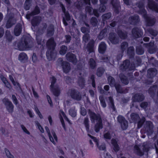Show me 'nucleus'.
I'll use <instances>...</instances> for the list:
<instances>
[{
  "label": "nucleus",
  "mask_w": 158,
  "mask_h": 158,
  "mask_svg": "<svg viewBox=\"0 0 158 158\" xmlns=\"http://www.w3.org/2000/svg\"><path fill=\"white\" fill-rule=\"evenodd\" d=\"M46 46L47 48L46 52V56L49 61L55 59L56 54L55 52L56 43L54 38L51 37L49 39L46 43Z\"/></svg>",
  "instance_id": "obj_1"
},
{
  "label": "nucleus",
  "mask_w": 158,
  "mask_h": 158,
  "mask_svg": "<svg viewBox=\"0 0 158 158\" xmlns=\"http://www.w3.org/2000/svg\"><path fill=\"white\" fill-rule=\"evenodd\" d=\"M88 113L89 114L91 121L92 123L96 120L97 122L94 126V130L96 132H98L103 128V123L101 116L97 115L95 112L89 109Z\"/></svg>",
  "instance_id": "obj_2"
},
{
  "label": "nucleus",
  "mask_w": 158,
  "mask_h": 158,
  "mask_svg": "<svg viewBox=\"0 0 158 158\" xmlns=\"http://www.w3.org/2000/svg\"><path fill=\"white\" fill-rule=\"evenodd\" d=\"M31 42L32 40L30 37L26 35L23 36L17 44L18 49L20 51L28 50L31 48Z\"/></svg>",
  "instance_id": "obj_3"
},
{
  "label": "nucleus",
  "mask_w": 158,
  "mask_h": 158,
  "mask_svg": "<svg viewBox=\"0 0 158 158\" xmlns=\"http://www.w3.org/2000/svg\"><path fill=\"white\" fill-rule=\"evenodd\" d=\"M51 80V84L50 86V91L53 95L56 97H58L60 94V89L58 85L55 86V84L56 81V79L54 76L50 77Z\"/></svg>",
  "instance_id": "obj_4"
},
{
  "label": "nucleus",
  "mask_w": 158,
  "mask_h": 158,
  "mask_svg": "<svg viewBox=\"0 0 158 158\" xmlns=\"http://www.w3.org/2000/svg\"><path fill=\"white\" fill-rule=\"evenodd\" d=\"M120 69L123 71L127 70L131 71L134 70L135 67V63L132 62L131 63L128 59H126L123 61V64L119 66Z\"/></svg>",
  "instance_id": "obj_5"
},
{
  "label": "nucleus",
  "mask_w": 158,
  "mask_h": 158,
  "mask_svg": "<svg viewBox=\"0 0 158 158\" xmlns=\"http://www.w3.org/2000/svg\"><path fill=\"white\" fill-rule=\"evenodd\" d=\"M142 151L138 145H135L134 147V150L136 154L140 156L144 155V152H148L150 149L149 145L147 143H144L142 145Z\"/></svg>",
  "instance_id": "obj_6"
},
{
  "label": "nucleus",
  "mask_w": 158,
  "mask_h": 158,
  "mask_svg": "<svg viewBox=\"0 0 158 158\" xmlns=\"http://www.w3.org/2000/svg\"><path fill=\"white\" fill-rule=\"evenodd\" d=\"M144 14L142 15L143 17L145 20L146 25L147 26H152L156 23V20L155 18L149 16L147 15L146 10L142 11Z\"/></svg>",
  "instance_id": "obj_7"
},
{
  "label": "nucleus",
  "mask_w": 158,
  "mask_h": 158,
  "mask_svg": "<svg viewBox=\"0 0 158 158\" xmlns=\"http://www.w3.org/2000/svg\"><path fill=\"white\" fill-rule=\"evenodd\" d=\"M132 35L134 39L142 38L143 35V29L140 27H134L131 31Z\"/></svg>",
  "instance_id": "obj_8"
},
{
  "label": "nucleus",
  "mask_w": 158,
  "mask_h": 158,
  "mask_svg": "<svg viewBox=\"0 0 158 158\" xmlns=\"http://www.w3.org/2000/svg\"><path fill=\"white\" fill-rule=\"evenodd\" d=\"M60 6L64 16L63 19V23L64 26H67L68 25L67 21H69L71 20V16L68 11L66 10L64 6L62 3H60Z\"/></svg>",
  "instance_id": "obj_9"
},
{
  "label": "nucleus",
  "mask_w": 158,
  "mask_h": 158,
  "mask_svg": "<svg viewBox=\"0 0 158 158\" xmlns=\"http://www.w3.org/2000/svg\"><path fill=\"white\" fill-rule=\"evenodd\" d=\"M153 125L152 123L150 121H147L143 127L145 133L148 136L152 135L153 132Z\"/></svg>",
  "instance_id": "obj_10"
},
{
  "label": "nucleus",
  "mask_w": 158,
  "mask_h": 158,
  "mask_svg": "<svg viewBox=\"0 0 158 158\" xmlns=\"http://www.w3.org/2000/svg\"><path fill=\"white\" fill-rule=\"evenodd\" d=\"M117 121L120 124L123 130H125L127 129L128 127V122L123 116L119 115L117 117Z\"/></svg>",
  "instance_id": "obj_11"
},
{
  "label": "nucleus",
  "mask_w": 158,
  "mask_h": 158,
  "mask_svg": "<svg viewBox=\"0 0 158 158\" xmlns=\"http://www.w3.org/2000/svg\"><path fill=\"white\" fill-rule=\"evenodd\" d=\"M70 95L73 100L80 101L81 99L82 96L80 92L75 89L70 90Z\"/></svg>",
  "instance_id": "obj_12"
},
{
  "label": "nucleus",
  "mask_w": 158,
  "mask_h": 158,
  "mask_svg": "<svg viewBox=\"0 0 158 158\" xmlns=\"http://www.w3.org/2000/svg\"><path fill=\"white\" fill-rule=\"evenodd\" d=\"M2 102L5 106L7 110L10 113H12L14 110V106L12 102L6 98L3 99Z\"/></svg>",
  "instance_id": "obj_13"
},
{
  "label": "nucleus",
  "mask_w": 158,
  "mask_h": 158,
  "mask_svg": "<svg viewBox=\"0 0 158 158\" xmlns=\"http://www.w3.org/2000/svg\"><path fill=\"white\" fill-rule=\"evenodd\" d=\"M65 57L68 61L72 63L74 65L76 64L78 60L75 54L70 52H68L66 54Z\"/></svg>",
  "instance_id": "obj_14"
},
{
  "label": "nucleus",
  "mask_w": 158,
  "mask_h": 158,
  "mask_svg": "<svg viewBox=\"0 0 158 158\" xmlns=\"http://www.w3.org/2000/svg\"><path fill=\"white\" fill-rule=\"evenodd\" d=\"M28 12L26 15V18L28 20H30L31 16L39 14L40 12V10L38 6L36 5L32 11L29 13Z\"/></svg>",
  "instance_id": "obj_15"
},
{
  "label": "nucleus",
  "mask_w": 158,
  "mask_h": 158,
  "mask_svg": "<svg viewBox=\"0 0 158 158\" xmlns=\"http://www.w3.org/2000/svg\"><path fill=\"white\" fill-rule=\"evenodd\" d=\"M157 73V70L155 68H151L147 70V77L151 79H153Z\"/></svg>",
  "instance_id": "obj_16"
},
{
  "label": "nucleus",
  "mask_w": 158,
  "mask_h": 158,
  "mask_svg": "<svg viewBox=\"0 0 158 158\" xmlns=\"http://www.w3.org/2000/svg\"><path fill=\"white\" fill-rule=\"evenodd\" d=\"M145 98L143 94L142 93H137L135 94L132 97V102H142Z\"/></svg>",
  "instance_id": "obj_17"
},
{
  "label": "nucleus",
  "mask_w": 158,
  "mask_h": 158,
  "mask_svg": "<svg viewBox=\"0 0 158 158\" xmlns=\"http://www.w3.org/2000/svg\"><path fill=\"white\" fill-rule=\"evenodd\" d=\"M128 20L130 24L136 25L139 23L140 19L138 15H131L129 17Z\"/></svg>",
  "instance_id": "obj_18"
},
{
  "label": "nucleus",
  "mask_w": 158,
  "mask_h": 158,
  "mask_svg": "<svg viewBox=\"0 0 158 158\" xmlns=\"http://www.w3.org/2000/svg\"><path fill=\"white\" fill-rule=\"evenodd\" d=\"M108 40L113 44H116L118 43L119 39L116 36V34L114 32H110L109 34Z\"/></svg>",
  "instance_id": "obj_19"
},
{
  "label": "nucleus",
  "mask_w": 158,
  "mask_h": 158,
  "mask_svg": "<svg viewBox=\"0 0 158 158\" xmlns=\"http://www.w3.org/2000/svg\"><path fill=\"white\" fill-rule=\"evenodd\" d=\"M111 3L113 6L114 12L118 14L120 12L119 9L121 8L120 2L117 0H112Z\"/></svg>",
  "instance_id": "obj_20"
},
{
  "label": "nucleus",
  "mask_w": 158,
  "mask_h": 158,
  "mask_svg": "<svg viewBox=\"0 0 158 158\" xmlns=\"http://www.w3.org/2000/svg\"><path fill=\"white\" fill-rule=\"evenodd\" d=\"M148 6L151 10L158 13V5L153 0H148Z\"/></svg>",
  "instance_id": "obj_21"
},
{
  "label": "nucleus",
  "mask_w": 158,
  "mask_h": 158,
  "mask_svg": "<svg viewBox=\"0 0 158 158\" xmlns=\"http://www.w3.org/2000/svg\"><path fill=\"white\" fill-rule=\"evenodd\" d=\"M62 63L61 66H62L63 71L65 73H67L70 71L71 69V68L69 63L65 61H63L61 60Z\"/></svg>",
  "instance_id": "obj_22"
},
{
  "label": "nucleus",
  "mask_w": 158,
  "mask_h": 158,
  "mask_svg": "<svg viewBox=\"0 0 158 158\" xmlns=\"http://www.w3.org/2000/svg\"><path fill=\"white\" fill-rule=\"evenodd\" d=\"M110 27L109 25L106 26L103 29L100 31L98 37L99 40H102L106 35L107 31H109Z\"/></svg>",
  "instance_id": "obj_23"
},
{
  "label": "nucleus",
  "mask_w": 158,
  "mask_h": 158,
  "mask_svg": "<svg viewBox=\"0 0 158 158\" xmlns=\"http://www.w3.org/2000/svg\"><path fill=\"white\" fill-rule=\"evenodd\" d=\"M41 21V18L40 16H35L31 20V23L34 27L38 26Z\"/></svg>",
  "instance_id": "obj_24"
},
{
  "label": "nucleus",
  "mask_w": 158,
  "mask_h": 158,
  "mask_svg": "<svg viewBox=\"0 0 158 158\" xmlns=\"http://www.w3.org/2000/svg\"><path fill=\"white\" fill-rule=\"evenodd\" d=\"M116 32L118 37L122 40H125L127 37V32L126 31H123L119 28H117Z\"/></svg>",
  "instance_id": "obj_25"
},
{
  "label": "nucleus",
  "mask_w": 158,
  "mask_h": 158,
  "mask_svg": "<svg viewBox=\"0 0 158 158\" xmlns=\"http://www.w3.org/2000/svg\"><path fill=\"white\" fill-rule=\"evenodd\" d=\"M154 42H150L148 43H144V45L147 48L148 51L150 54H153L156 52V49L154 46Z\"/></svg>",
  "instance_id": "obj_26"
},
{
  "label": "nucleus",
  "mask_w": 158,
  "mask_h": 158,
  "mask_svg": "<svg viewBox=\"0 0 158 158\" xmlns=\"http://www.w3.org/2000/svg\"><path fill=\"white\" fill-rule=\"evenodd\" d=\"M22 31V25L21 23H18L15 26L14 32V35L16 36H19L21 34Z\"/></svg>",
  "instance_id": "obj_27"
},
{
  "label": "nucleus",
  "mask_w": 158,
  "mask_h": 158,
  "mask_svg": "<svg viewBox=\"0 0 158 158\" xmlns=\"http://www.w3.org/2000/svg\"><path fill=\"white\" fill-rule=\"evenodd\" d=\"M116 90L118 93L121 94H125L127 93L128 90L127 89H125L123 90L121 85L119 83H117L114 86Z\"/></svg>",
  "instance_id": "obj_28"
},
{
  "label": "nucleus",
  "mask_w": 158,
  "mask_h": 158,
  "mask_svg": "<svg viewBox=\"0 0 158 158\" xmlns=\"http://www.w3.org/2000/svg\"><path fill=\"white\" fill-rule=\"evenodd\" d=\"M95 41L92 39L88 43L86 48L88 51L89 53L94 52Z\"/></svg>",
  "instance_id": "obj_29"
},
{
  "label": "nucleus",
  "mask_w": 158,
  "mask_h": 158,
  "mask_svg": "<svg viewBox=\"0 0 158 158\" xmlns=\"http://www.w3.org/2000/svg\"><path fill=\"white\" fill-rule=\"evenodd\" d=\"M55 28L52 24L49 25L47 29V36L51 37L52 36L54 33Z\"/></svg>",
  "instance_id": "obj_30"
},
{
  "label": "nucleus",
  "mask_w": 158,
  "mask_h": 158,
  "mask_svg": "<svg viewBox=\"0 0 158 158\" xmlns=\"http://www.w3.org/2000/svg\"><path fill=\"white\" fill-rule=\"evenodd\" d=\"M106 45L104 42H102L99 44L98 51L99 53L103 54L105 53L106 49Z\"/></svg>",
  "instance_id": "obj_31"
},
{
  "label": "nucleus",
  "mask_w": 158,
  "mask_h": 158,
  "mask_svg": "<svg viewBox=\"0 0 158 158\" xmlns=\"http://www.w3.org/2000/svg\"><path fill=\"white\" fill-rule=\"evenodd\" d=\"M14 24V17L12 16H9L6 24V28L8 29L11 28Z\"/></svg>",
  "instance_id": "obj_32"
},
{
  "label": "nucleus",
  "mask_w": 158,
  "mask_h": 158,
  "mask_svg": "<svg viewBox=\"0 0 158 158\" xmlns=\"http://www.w3.org/2000/svg\"><path fill=\"white\" fill-rule=\"evenodd\" d=\"M28 59L27 55L24 52H21L19 55L18 59L21 63H26Z\"/></svg>",
  "instance_id": "obj_33"
},
{
  "label": "nucleus",
  "mask_w": 158,
  "mask_h": 158,
  "mask_svg": "<svg viewBox=\"0 0 158 158\" xmlns=\"http://www.w3.org/2000/svg\"><path fill=\"white\" fill-rule=\"evenodd\" d=\"M88 64L90 69L94 70L96 68L97 64L95 60L93 58H90L89 59Z\"/></svg>",
  "instance_id": "obj_34"
},
{
  "label": "nucleus",
  "mask_w": 158,
  "mask_h": 158,
  "mask_svg": "<svg viewBox=\"0 0 158 158\" xmlns=\"http://www.w3.org/2000/svg\"><path fill=\"white\" fill-rule=\"evenodd\" d=\"M119 77L121 82L125 85H127L129 83V81L127 77L124 74L121 73L119 74Z\"/></svg>",
  "instance_id": "obj_35"
},
{
  "label": "nucleus",
  "mask_w": 158,
  "mask_h": 158,
  "mask_svg": "<svg viewBox=\"0 0 158 158\" xmlns=\"http://www.w3.org/2000/svg\"><path fill=\"white\" fill-rule=\"evenodd\" d=\"M136 5L139 9V10L138 11V13L141 15L144 14V13H143L142 11L146 10L144 8V4L143 2L141 1H139L137 3Z\"/></svg>",
  "instance_id": "obj_36"
},
{
  "label": "nucleus",
  "mask_w": 158,
  "mask_h": 158,
  "mask_svg": "<svg viewBox=\"0 0 158 158\" xmlns=\"http://www.w3.org/2000/svg\"><path fill=\"white\" fill-rule=\"evenodd\" d=\"M111 143L113 146V149L114 151L115 152H118L120 150V147L116 140L113 139L111 140Z\"/></svg>",
  "instance_id": "obj_37"
},
{
  "label": "nucleus",
  "mask_w": 158,
  "mask_h": 158,
  "mask_svg": "<svg viewBox=\"0 0 158 158\" xmlns=\"http://www.w3.org/2000/svg\"><path fill=\"white\" fill-rule=\"evenodd\" d=\"M131 118L133 122L136 123L140 118L139 115L135 113H132L130 115Z\"/></svg>",
  "instance_id": "obj_38"
},
{
  "label": "nucleus",
  "mask_w": 158,
  "mask_h": 158,
  "mask_svg": "<svg viewBox=\"0 0 158 158\" xmlns=\"http://www.w3.org/2000/svg\"><path fill=\"white\" fill-rule=\"evenodd\" d=\"M127 52L128 55L130 57H133L135 55V49L133 46H131L128 47L127 50Z\"/></svg>",
  "instance_id": "obj_39"
},
{
  "label": "nucleus",
  "mask_w": 158,
  "mask_h": 158,
  "mask_svg": "<svg viewBox=\"0 0 158 158\" xmlns=\"http://www.w3.org/2000/svg\"><path fill=\"white\" fill-rule=\"evenodd\" d=\"M136 53L139 55H142L144 53V50L141 45L136 47Z\"/></svg>",
  "instance_id": "obj_40"
},
{
  "label": "nucleus",
  "mask_w": 158,
  "mask_h": 158,
  "mask_svg": "<svg viewBox=\"0 0 158 158\" xmlns=\"http://www.w3.org/2000/svg\"><path fill=\"white\" fill-rule=\"evenodd\" d=\"M105 72L104 68L102 67H98L97 70L96 74L99 77H102Z\"/></svg>",
  "instance_id": "obj_41"
},
{
  "label": "nucleus",
  "mask_w": 158,
  "mask_h": 158,
  "mask_svg": "<svg viewBox=\"0 0 158 158\" xmlns=\"http://www.w3.org/2000/svg\"><path fill=\"white\" fill-rule=\"evenodd\" d=\"M107 80L109 85L111 87H114L117 83L115 79L111 76H109L107 77Z\"/></svg>",
  "instance_id": "obj_42"
},
{
  "label": "nucleus",
  "mask_w": 158,
  "mask_h": 158,
  "mask_svg": "<svg viewBox=\"0 0 158 158\" xmlns=\"http://www.w3.org/2000/svg\"><path fill=\"white\" fill-rule=\"evenodd\" d=\"M32 0H26L24 4V8L26 10L30 9L31 6Z\"/></svg>",
  "instance_id": "obj_43"
},
{
  "label": "nucleus",
  "mask_w": 158,
  "mask_h": 158,
  "mask_svg": "<svg viewBox=\"0 0 158 158\" xmlns=\"http://www.w3.org/2000/svg\"><path fill=\"white\" fill-rule=\"evenodd\" d=\"M112 14L111 12H108L103 15H102V21L104 23L105 21L109 19L111 17Z\"/></svg>",
  "instance_id": "obj_44"
},
{
  "label": "nucleus",
  "mask_w": 158,
  "mask_h": 158,
  "mask_svg": "<svg viewBox=\"0 0 158 158\" xmlns=\"http://www.w3.org/2000/svg\"><path fill=\"white\" fill-rule=\"evenodd\" d=\"M5 37L6 40L9 42H11L13 37L9 31H6L5 33Z\"/></svg>",
  "instance_id": "obj_45"
},
{
  "label": "nucleus",
  "mask_w": 158,
  "mask_h": 158,
  "mask_svg": "<svg viewBox=\"0 0 158 158\" xmlns=\"http://www.w3.org/2000/svg\"><path fill=\"white\" fill-rule=\"evenodd\" d=\"M157 86L156 85H153L151 86L148 90V92L151 96H154L156 92L153 88L157 87Z\"/></svg>",
  "instance_id": "obj_46"
},
{
  "label": "nucleus",
  "mask_w": 158,
  "mask_h": 158,
  "mask_svg": "<svg viewBox=\"0 0 158 158\" xmlns=\"http://www.w3.org/2000/svg\"><path fill=\"white\" fill-rule=\"evenodd\" d=\"M67 50V47L65 45H63L60 47L59 53L61 55H64L66 53Z\"/></svg>",
  "instance_id": "obj_47"
},
{
  "label": "nucleus",
  "mask_w": 158,
  "mask_h": 158,
  "mask_svg": "<svg viewBox=\"0 0 158 158\" xmlns=\"http://www.w3.org/2000/svg\"><path fill=\"white\" fill-rule=\"evenodd\" d=\"M9 78L14 86H16L17 88H21V85L18 82H15V81L13 76L11 75H9Z\"/></svg>",
  "instance_id": "obj_48"
},
{
  "label": "nucleus",
  "mask_w": 158,
  "mask_h": 158,
  "mask_svg": "<svg viewBox=\"0 0 158 158\" xmlns=\"http://www.w3.org/2000/svg\"><path fill=\"white\" fill-rule=\"evenodd\" d=\"M89 118L86 117L84 118V123L86 131L87 132H88L89 130Z\"/></svg>",
  "instance_id": "obj_49"
},
{
  "label": "nucleus",
  "mask_w": 158,
  "mask_h": 158,
  "mask_svg": "<svg viewBox=\"0 0 158 158\" xmlns=\"http://www.w3.org/2000/svg\"><path fill=\"white\" fill-rule=\"evenodd\" d=\"M128 46V44L127 42H123L121 44L120 49L122 53H123Z\"/></svg>",
  "instance_id": "obj_50"
},
{
  "label": "nucleus",
  "mask_w": 158,
  "mask_h": 158,
  "mask_svg": "<svg viewBox=\"0 0 158 158\" xmlns=\"http://www.w3.org/2000/svg\"><path fill=\"white\" fill-rule=\"evenodd\" d=\"M148 32L152 36L155 37L157 35L158 32L157 31L154 30L152 28H149L148 29Z\"/></svg>",
  "instance_id": "obj_51"
},
{
  "label": "nucleus",
  "mask_w": 158,
  "mask_h": 158,
  "mask_svg": "<svg viewBox=\"0 0 158 158\" xmlns=\"http://www.w3.org/2000/svg\"><path fill=\"white\" fill-rule=\"evenodd\" d=\"M90 23L91 24L93 27H96L97 25L98 21V19L95 17H92L90 19Z\"/></svg>",
  "instance_id": "obj_52"
},
{
  "label": "nucleus",
  "mask_w": 158,
  "mask_h": 158,
  "mask_svg": "<svg viewBox=\"0 0 158 158\" xmlns=\"http://www.w3.org/2000/svg\"><path fill=\"white\" fill-rule=\"evenodd\" d=\"M0 77L3 82L6 85V86L7 87H9V86H10V83L7 80L6 78L2 75H0Z\"/></svg>",
  "instance_id": "obj_53"
},
{
  "label": "nucleus",
  "mask_w": 158,
  "mask_h": 158,
  "mask_svg": "<svg viewBox=\"0 0 158 158\" xmlns=\"http://www.w3.org/2000/svg\"><path fill=\"white\" fill-rule=\"evenodd\" d=\"M69 114L72 117H75L77 116V111L75 108H71L69 111Z\"/></svg>",
  "instance_id": "obj_54"
},
{
  "label": "nucleus",
  "mask_w": 158,
  "mask_h": 158,
  "mask_svg": "<svg viewBox=\"0 0 158 158\" xmlns=\"http://www.w3.org/2000/svg\"><path fill=\"white\" fill-rule=\"evenodd\" d=\"M99 98L102 106L103 108H105L106 106V104L104 97L101 96L99 97Z\"/></svg>",
  "instance_id": "obj_55"
},
{
  "label": "nucleus",
  "mask_w": 158,
  "mask_h": 158,
  "mask_svg": "<svg viewBox=\"0 0 158 158\" xmlns=\"http://www.w3.org/2000/svg\"><path fill=\"white\" fill-rule=\"evenodd\" d=\"M145 121V118L143 117L137 123V128L138 129L141 128Z\"/></svg>",
  "instance_id": "obj_56"
},
{
  "label": "nucleus",
  "mask_w": 158,
  "mask_h": 158,
  "mask_svg": "<svg viewBox=\"0 0 158 158\" xmlns=\"http://www.w3.org/2000/svg\"><path fill=\"white\" fill-rule=\"evenodd\" d=\"M90 30V28H87L85 27H82L81 28V32L85 34L89 33Z\"/></svg>",
  "instance_id": "obj_57"
},
{
  "label": "nucleus",
  "mask_w": 158,
  "mask_h": 158,
  "mask_svg": "<svg viewBox=\"0 0 158 158\" xmlns=\"http://www.w3.org/2000/svg\"><path fill=\"white\" fill-rule=\"evenodd\" d=\"M88 135L90 138L92 139H93V141L96 144V146L97 147H98L99 145V140L97 139V138L94 136L88 134Z\"/></svg>",
  "instance_id": "obj_58"
},
{
  "label": "nucleus",
  "mask_w": 158,
  "mask_h": 158,
  "mask_svg": "<svg viewBox=\"0 0 158 158\" xmlns=\"http://www.w3.org/2000/svg\"><path fill=\"white\" fill-rule=\"evenodd\" d=\"M89 78L91 80V84L92 87L94 88H96V84L95 83V76L94 74L91 75Z\"/></svg>",
  "instance_id": "obj_59"
},
{
  "label": "nucleus",
  "mask_w": 158,
  "mask_h": 158,
  "mask_svg": "<svg viewBox=\"0 0 158 158\" xmlns=\"http://www.w3.org/2000/svg\"><path fill=\"white\" fill-rule=\"evenodd\" d=\"M47 127V128L46 127L45 128H46V129L48 133V135L49 136V139H50V141L52 142L54 144L55 143L54 142V138H53V137L52 136V135L51 134V133L50 132V131L49 129H48V128L47 127Z\"/></svg>",
  "instance_id": "obj_60"
},
{
  "label": "nucleus",
  "mask_w": 158,
  "mask_h": 158,
  "mask_svg": "<svg viewBox=\"0 0 158 158\" xmlns=\"http://www.w3.org/2000/svg\"><path fill=\"white\" fill-rule=\"evenodd\" d=\"M5 152L8 158H14V156L10 153V152L7 148H5Z\"/></svg>",
  "instance_id": "obj_61"
},
{
  "label": "nucleus",
  "mask_w": 158,
  "mask_h": 158,
  "mask_svg": "<svg viewBox=\"0 0 158 158\" xmlns=\"http://www.w3.org/2000/svg\"><path fill=\"white\" fill-rule=\"evenodd\" d=\"M85 79L83 77H81L79 78L78 81V84L80 86H83L85 84Z\"/></svg>",
  "instance_id": "obj_62"
},
{
  "label": "nucleus",
  "mask_w": 158,
  "mask_h": 158,
  "mask_svg": "<svg viewBox=\"0 0 158 158\" xmlns=\"http://www.w3.org/2000/svg\"><path fill=\"white\" fill-rule=\"evenodd\" d=\"M148 102H142L140 105V107L144 109V110L146 109L148 107Z\"/></svg>",
  "instance_id": "obj_63"
},
{
  "label": "nucleus",
  "mask_w": 158,
  "mask_h": 158,
  "mask_svg": "<svg viewBox=\"0 0 158 158\" xmlns=\"http://www.w3.org/2000/svg\"><path fill=\"white\" fill-rule=\"evenodd\" d=\"M65 39V42L66 44H69L70 43L72 37L71 35H65L64 36Z\"/></svg>",
  "instance_id": "obj_64"
}]
</instances>
